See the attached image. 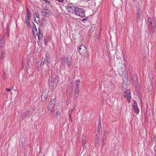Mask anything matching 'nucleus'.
<instances>
[{
    "label": "nucleus",
    "mask_w": 156,
    "mask_h": 156,
    "mask_svg": "<svg viewBox=\"0 0 156 156\" xmlns=\"http://www.w3.org/2000/svg\"><path fill=\"white\" fill-rule=\"evenodd\" d=\"M72 62L71 57L70 56H68L67 57L62 58L61 60L62 65L65 66L67 65L69 68L71 67Z\"/></svg>",
    "instance_id": "nucleus-1"
},
{
    "label": "nucleus",
    "mask_w": 156,
    "mask_h": 156,
    "mask_svg": "<svg viewBox=\"0 0 156 156\" xmlns=\"http://www.w3.org/2000/svg\"><path fill=\"white\" fill-rule=\"evenodd\" d=\"M85 12L83 9L76 7L75 8L74 14L80 17H83L85 16Z\"/></svg>",
    "instance_id": "nucleus-2"
},
{
    "label": "nucleus",
    "mask_w": 156,
    "mask_h": 156,
    "mask_svg": "<svg viewBox=\"0 0 156 156\" xmlns=\"http://www.w3.org/2000/svg\"><path fill=\"white\" fill-rule=\"evenodd\" d=\"M78 50L81 55H84L86 53V48L84 45H81L80 48L78 49Z\"/></svg>",
    "instance_id": "nucleus-3"
},
{
    "label": "nucleus",
    "mask_w": 156,
    "mask_h": 156,
    "mask_svg": "<svg viewBox=\"0 0 156 156\" xmlns=\"http://www.w3.org/2000/svg\"><path fill=\"white\" fill-rule=\"evenodd\" d=\"M76 7L72 5L68 4L66 6V9L69 12L74 14L75 8Z\"/></svg>",
    "instance_id": "nucleus-4"
},
{
    "label": "nucleus",
    "mask_w": 156,
    "mask_h": 156,
    "mask_svg": "<svg viewBox=\"0 0 156 156\" xmlns=\"http://www.w3.org/2000/svg\"><path fill=\"white\" fill-rule=\"evenodd\" d=\"M55 110V106H52L49 104L47 108V113L49 115H52Z\"/></svg>",
    "instance_id": "nucleus-5"
},
{
    "label": "nucleus",
    "mask_w": 156,
    "mask_h": 156,
    "mask_svg": "<svg viewBox=\"0 0 156 156\" xmlns=\"http://www.w3.org/2000/svg\"><path fill=\"white\" fill-rule=\"evenodd\" d=\"M48 90L47 89H44L43 90L41 96V98L42 100H45L47 99L48 95Z\"/></svg>",
    "instance_id": "nucleus-6"
},
{
    "label": "nucleus",
    "mask_w": 156,
    "mask_h": 156,
    "mask_svg": "<svg viewBox=\"0 0 156 156\" xmlns=\"http://www.w3.org/2000/svg\"><path fill=\"white\" fill-rule=\"evenodd\" d=\"M121 68L118 69V71L120 76L123 75V74L126 70V66L124 64L121 65Z\"/></svg>",
    "instance_id": "nucleus-7"
},
{
    "label": "nucleus",
    "mask_w": 156,
    "mask_h": 156,
    "mask_svg": "<svg viewBox=\"0 0 156 156\" xmlns=\"http://www.w3.org/2000/svg\"><path fill=\"white\" fill-rule=\"evenodd\" d=\"M58 77L57 75H53L50 78L49 80V83H56L58 82Z\"/></svg>",
    "instance_id": "nucleus-8"
},
{
    "label": "nucleus",
    "mask_w": 156,
    "mask_h": 156,
    "mask_svg": "<svg viewBox=\"0 0 156 156\" xmlns=\"http://www.w3.org/2000/svg\"><path fill=\"white\" fill-rule=\"evenodd\" d=\"M42 15L45 17L49 16L51 14V12L50 10L47 9H44L42 11Z\"/></svg>",
    "instance_id": "nucleus-9"
},
{
    "label": "nucleus",
    "mask_w": 156,
    "mask_h": 156,
    "mask_svg": "<svg viewBox=\"0 0 156 156\" xmlns=\"http://www.w3.org/2000/svg\"><path fill=\"white\" fill-rule=\"evenodd\" d=\"M34 21L36 23H38L40 21V18L39 14L36 12H35V14H34L33 17Z\"/></svg>",
    "instance_id": "nucleus-10"
},
{
    "label": "nucleus",
    "mask_w": 156,
    "mask_h": 156,
    "mask_svg": "<svg viewBox=\"0 0 156 156\" xmlns=\"http://www.w3.org/2000/svg\"><path fill=\"white\" fill-rule=\"evenodd\" d=\"M30 111L29 110H26L23 113H22V117L23 119L26 118L29 115Z\"/></svg>",
    "instance_id": "nucleus-11"
},
{
    "label": "nucleus",
    "mask_w": 156,
    "mask_h": 156,
    "mask_svg": "<svg viewBox=\"0 0 156 156\" xmlns=\"http://www.w3.org/2000/svg\"><path fill=\"white\" fill-rule=\"evenodd\" d=\"M44 61H45V62H46L48 63H49L51 62V58L50 56L48 54H46L45 55V58L44 60Z\"/></svg>",
    "instance_id": "nucleus-12"
},
{
    "label": "nucleus",
    "mask_w": 156,
    "mask_h": 156,
    "mask_svg": "<svg viewBox=\"0 0 156 156\" xmlns=\"http://www.w3.org/2000/svg\"><path fill=\"white\" fill-rule=\"evenodd\" d=\"M140 14L141 12L139 10H138L136 12V16H137V19H136V21L137 22H139L140 20Z\"/></svg>",
    "instance_id": "nucleus-13"
},
{
    "label": "nucleus",
    "mask_w": 156,
    "mask_h": 156,
    "mask_svg": "<svg viewBox=\"0 0 156 156\" xmlns=\"http://www.w3.org/2000/svg\"><path fill=\"white\" fill-rule=\"evenodd\" d=\"M99 138V135L98 134H96L95 138V146H96L98 144Z\"/></svg>",
    "instance_id": "nucleus-14"
},
{
    "label": "nucleus",
    "mask_w": 156,
    "mask_h": 156,
    "mask_svg": "<svg viewBox=\"0 0 156 156\" xmlns=\"http://www.w3.org/2000/svg\"><path fill=\"white\" fill-rule=\"evenodd\" d=\"M133 107L135 113L137 114H138L139 113V111L137 106H133Z\"/></svg>",
    "instance_id": "nucleus-15"
},
{
    "label": "nucleus",
    "mask_w": 156,
    "mask_h": 156,
    "mask_svg": "<svg viewBox=\"0 0 156 156\" xmlns=\"http://www.w3.org/2000/svg\"><path fill=\"white\" fill-rule=\"evenodd\" d=\"M80 83V80H76V87L75 89H79V85Z\"/></svg>",
    "instance_id": "nucleus-16"
},
{
    "label": "nucleus",
    "mask_w": 156,
    "mask_h": 156,
    "mask_svg": "<svg viewBox=\"0 0 156 156\" xmlns=\"http://www.w3.org/2000/svg\"><path fill=\"white\" fill-rule=\"evenodd\" d=\"M131 94H128V95H124V97L126 98L127 99V100L128 103H129L130 101V99L131 98Z\"/></svg>",
    "instance_id": "nucleus-17"
},
{
    "label": "nucleus",
    "mask_w": 156,
    "mask_h": 156,
    "mask_svg": "<svg viewBox=\"0 0 156 156\" xmlns=\"http://www.w3.org/2000/svg\"><path fill=\"white\" fill-rule=\"evenodd\" d=\"M70 78H69V79L68 81V86L70 87L71 89H72L73 87V84L72 82L70 81Z\"/></svg>",
    "instance_id": "nucleus-18"
},
{
    "label": "nucleus",
    "mask_w": 156,
    "mask_h": 156,
    "mask_svg": "<svg viewBox=\"0 0 156 156\" xmlns=\"http://www.w3.org/2000/svg\"><path fill=\"white\" fill-rule=\"evenodd\" d=\"M0 47H3L5 45V42L4 40L3 39V37L1 38L0 39Z\"/></svg>",
    "instance_id": "nucleus-19"
},
{
    "label": "nucleus",
    "mask_w": 156,
    "mask_h": 156,
    "mask_svg": "<svg viewBox=\"0 0 156 156\" xmlns=\"http://www.w3.org/2000/svg\"><path fill=\"white\" fill-rule=\"evenodd\" d=\"M56 101L55 98L52 99L49 104H50L51 105H52V106H55V103Z\"/></svg>",
    "instance_id": "nucleus-20"
},
{
    "label": "nucleus",
    "mask_w": 156,
    "mask_h": 156,
    "mask_svg": "<svg viewBox=\"0 0 156 156\" xmlns=\"http://www.w3.org/2000/svg\"><path fill=\"white\" fill-rule=\"evenodd\" d=\"M79 89H75V94L74 97L75 98H77L79 95Z\"/></svg>",
    "instance_id": "nucleus-21"
},
{
    "label": "nucleus",
    "mask_w": 156,
    "mask_h": 156,
    "mask_svg": "<svg viewBox=\"0 0 156 156\" xmlns=\"http://www.w3.org/2000/svg\"><path fill=\"white\" fill-rule=\"evenodd\" d=\"M86 143V139L85 137H84L82 139V144L83 147H86L85 144Z\"/></svg>",
    "instance_id": "nucleus-22"
},
{
    "label": "nucleus",
    "mask_w": 156,
    "mask_h": 156,
    "mask_svg": "<svg viewBox=\"0 0 156 156\" xmlns=\"http://www.w3.org/2000/svg\"><path fill=\"white\" fill-rule=\"evenodd\" d=\"M39 30V33L38 34L37 37L38 38L39 40L40 39L41 37H42V34L41 31V30L40 29V28H38Z\"/></svg>",
    "instance_id": "nucleus-23"
},
{
    "label": "nucleus",
    "mask_w": 156,
    "mask_h": 156,
    "mask_svg": "<svg viewBox=\"0 0 156 156\" xmlns=\"http://www.w3.org/2000/svg\"><path fill=\"white\" fill-rule=\"evenodd\" d=\"M148 21L149 23L150 27L153 28L154 27V25H153V24L152 23L151 20L150 18L149 19Z\"/></svg>",
    "instance_id": "nucleus-24"
},
{
    "label": "nucleus",
    "mask_w": 156,
    "mask_h": 156,
    "mask_svg": "<svg viewBox=\"0 0 156 156\" xmlns=\"http://www.w3.org/2000/svg\"><path fill=\"white\" fill-rule=\"evenodd\" d=\"M74 110V109L69 110V112H68L69 115V118L70 119H71V114H72V112Z\"/></svg>",
    "instance_id": "nucleus-25"
},
{
    "label": "nucleus",
    "mask_w": 156,
    "mask_h": 156,
    "mask_svg": "<svg viewBox=\"0 0 156 156\" xmlns=\"http://www.w3.org/2000/svg\"><path fill=\"white\" fill-rule=\"evenodd\" d=\"M59 115H60L59 112L58 111H57L56 112V113L54 115V117L55 118L57 119Z\"/></svg>",
    "instance_id": "nucleus-26"
},
{
    "label": "nucleus",
    "mask_w": 156,
    "mask_h": 156,
    "mask_svg": "<svg viewBox=\"0 0 156 156\" xmlns=\"http://www.w3.org/2000/svg\"><path fill=\"white\" fill-rule=\"evenodd\" d=\"M27 16H28L30 17L31 14V12L27 8Z\"/></svg>",
    "instance_id": "nucleus-27"
},
{
    "label": "nucleus",
    "mask_w": 156,
    "mask_h": 156,
    "mask_svg": "<svg viewBox=\"0 0 156 156\" xmlns=\"http://www.w3.org/2000/svg\"><path fill=\"white\" fill-rule=\"evenodd\" d=\"M125 94L126 95H128V94H131V92L129 90H126V91H124Z\"/></svg>",
    "instance_id": "nucleus-28"
},
{
    "label": "nucleus",
    "mask_w": 156,
    "mask_h": 156,
    "mask_svg": "<svg viewBox=\"0 0 156 156\" xmlns=\"http://www.w3.org/2000/svg\"><path fill=\"white\" fill-rule=\"evenodd\" d=\"M32 27L33 28V29H32L33 32L34 31V29H35V30H37V28L36 27V25H35V24L34 23H33V25H32Z\"/></svg>",
    "instance_id": "nucleus-29"
},
{
    "label": "nucleus",
    "mask_w": 156,
    "mask_h": 156,
    "mask_svg": "<svg viewBox=\"0 0 156 156\" xmlns=\"http://www.w3.org/2000/svg\"><path fill=\"white\" fill-rule=\"evenodd\" d=\"M26 23L27 25L29 27H31V25L29 21H26Z\"/></svg>",
    "instance_id": "nucleus-30"
},
{
    "label": "nucleus",
    "mask_w": 156,
    "mask_h": 156,
    "mask_svg": "<svg viewBox=\"0 0 156 156\" xmlns=\"http://www.w3.org/2000/svg\"><path fill=\"white\" fill-rule=\"evenodd\" d=\"M101 128V124L100 122V121H99V124L98 126V129H100V128Z\"/></svg>",
    "instance_id": "nucleus-31"
},
{
    "label": "nucleus",
    "mask_w": 156,
    "mask_h": 156,
    "mask_svg": "<svg viewBox=\"0 0 156 156\" xmlns=\"http://www.w3.org/2000/svg\"><path fill=\"white\" fill-rule=\"evenodd\" d=\"M89 19V17H85L84 18H83L81 21H84V20H87Z\"/></svg>",
    "instance_id": "nucleus-32"
},
{
    "label": "nucleus",
    "mask_w": 156,
    "mask_h": 156,
    "mask_svg": "<svg viewBox=\"0 0 156 156\" xmlns=\"http://www.w3.org/2000/svg\"><path fill=\"white\" fill-rule=\"evenodd\" d=\"M30 17L27 16L26 17V21H29L30 20Z\"/></svg>",
    "instance_id": "nucleus-33"
},
{
    "label": "nucleus",
    "mask_w": 156,
    "mask_h": 156,
    "mask_svg": "<svg viewBox=\"0 0 156 156\" xmlns=\"http://www.w3.org/2000/svg\"><path fill=\"white\" fill-rule=\"evenodd\" d=\"M137 105V103L136 102V101H134V103L133 104V106H136Z\"/></svg>",
    "instance_id": "nucleus-34"
},
{
    "label": "nucleus",
    "mask_w": 156,
    "mask_h": 156,
    "mask_svg": "<svg viewBox=\"0 0 156 156\" xmlns=\"http://www.w3.org/2000/svg\"><path fill=\"white\" fill-rule=\"evenodd\" d=\"M45 62H45V61H44L43 62H42L41 63V65L42 66H43Z\"/></svg>",
    "instance_id": "nucleus-35"
},
{
    "label": "nucleus",
    "mask_w": 156,
    "mask_h": 156,
    "mask_svg": "<svg viewBox=\"0 0 156 156\" xmlns=\"http://www.w3.org/2000/svg\"><path fill=\"white\" fill-rule=\"evenodd\" d=\"M66 104L67 105H69V101H68V100H66Z\"/></svg>",
    "instance_id": "nucleus-36"
},
{
    "label": "nucleus",
    "mask_w": 156,
    "mask_h": 156,
    "mask_svg": "<svg viewBox=\"0 0 156 156\" xmlns=\"http://www.w3.org/2000/svg\"><path fill=\"white\" fill-rule=\"evenodd\" d=\"M99 133H100L99 129H98V130H97V134H98L99 135Z\"/></svg>",
    "instance_id": "nucleus-37"
},
{
    "label": "nucleus",
    "mask_w": 156,
    "mask_h": 156,
    "mask_svg": "<svg viewBox=\"0 0 156 156\" xmlns=\"http://www.w3.org/2000/svg\"><path fill=\"white\" fill-rule=\"evenodd\" d=\"M59 2H63L64 0H57Z\"/></svg>",
    "instance_id": "nucleus-38"
},
{
    "label": "nucleus",
    "mask_w": 156,
    "mask_h": 156,
    "mask_svg": "<svg viewBox=\"0 0 156 156\" xmlns=\"http://www.w3.org/2000/svg\"><path fill=\"white\" fill-rule=\"evenodd\" d=\"M45 2L46 3H49V1H48V0H45Z\"/></svg>",
    "instance_id": "nucleus-39"
},
{
    "label": "nucleus",
    "mask_w": 156,
    "mask_h": 156,
    "mask_svg": "<svg viewBox=\"0 0 156 156\" xmlns=\"http://www.w3.org/2000/svg\"><path fill=\"white\" fill-rule=\"evenodd\" d=\"M6 90H7L8 91H10L11 90V89H8V88H6Z\"/></svg>",
    "instance_id": "nucleus-40"
},
{
    "label": "nucleus",
    "mask_w": 156,
    "mask_h": 156,
    "mask_svg": "<svg viewBox=\"0 0 156 156\" xmlns=\"http://www.w3.org/2000/svg\"><path fill=\"white\" fill-rule=\"evenodd\" d=\"M46 65L48 67V68L49 67L48 65L47 64H46Z\"/></svg>",
    "instance_id": "nucleus-41"
},
{
    "label": "nucleus",
    "mask_w": 156,
    "mask_h": 156,
    "mask_svg": "<svg viewBox=\"0 0 156 156\" xmlns=\"http://www.w3.org/2000/svg\"><path fill=\"white\" fill-rule=\"evenodd\" d=\"M3 78L4 79H5V77L4 75L3 76Z\"/></svg>",
    "instance_id": "nucleus-42"
},
{
    "label": "nucleus",
    "mask_w": 156,
    "mask_h": 156,
    "mask_svg": "<svg viewBox=\"0 0 156 156\" xmlns=\"http://www.w3.org/2000/svg\"><path fill=\"white\" fill-rule=\"evenodd\" d=\"M2 56V55H1V56Z\"/></svg>",
    "instance_id": "nucleus-43"
}]
</instances>
